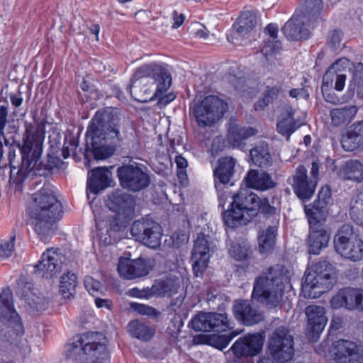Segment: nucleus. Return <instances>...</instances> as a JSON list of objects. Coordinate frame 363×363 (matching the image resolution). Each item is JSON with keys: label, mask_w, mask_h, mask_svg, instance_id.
I'll return each instance as SVG.
<instances>
[{"label": "nucleus", "mask_w": 363, "mask_h": 363, "mask_svg": "<svg viewBox=\"0 0 363 363\" xmlns=\"http://www.w3.org/2000/svg\"><path fill=\"white\" fill-rule=\"evenodd\" d=\"M86 150L89 138L91 152L97 160H105L118 148L128 146L130 138L123 121L116 111H97L90 121L86 133Z\"/></svg>", "instance_id": "nucleus-1"}, {"label": "nucleus", "mask_w": 363, "mask_h": 363, "mask_svg": "<svg viewBox=\"0 0 363 363\" xmlns=\"http://www.w3.org/2000/svg\"><path fill=\"white\" fill-rule=\"evenodd\" d=\"M33 119L34 123H25L23 144L20 149L21 164L18 167H13L11 169V179L16 184L23 182L31 172L34 174H38L36 171L42 169L51 172L62 164L61 159L49 154L45 163L40 160L45 135V121L38 118L36 113L33 114Z\"/></svg>", "instance_id": "nucleus-2"}, {"label": "nucleus", "mask_w": 363, "mask_h": 363, "mask_svg": "<svg viewBox=\"0 0 363 363\" xmlns=\"http://www.w3.org/2000/svg\"><path fill=\"white\" fill-rule=\"evenodd\" d=\"M171 84L172 76L168 70L164 66L152 62L135 69L127 90L138 101L158 99L160 104L167 105L175 98L174 94L163 96Z\"/></svg>", "instance_id": "nucleus-3"}, {"label": "nucleus", "mask_w": 363, "mask_h": 363, "mask_svg": "<svg viewBox=\"0 0 363 363\" xmlns=\"http://www.w3.org/2000/svg\"><path fill=\"white\" fill-rule=\"evenodd\" d=\"M24 328L20 315L14 307L13 292L9 288L0 293V339L18 348L25 355L30 348L23 337Z\"/></svg>", "instance_id": "nucleus-4"}, {"label": "nucleus", "mask_w": 363, "mask_h": 363, "mask_svg": "<svg viewBox=\"0 0 363 363\" xmlns=\"http://www.w3.org/2000/svg\"><path fill=\"white\" fill-rule=\"evenodd\" d=\"M35 206L30 212L32 225L41 240L54 232L53 225L62 216V205L51 189L43 187L34 199Z\"/></svg>", "instance_id": "nucleus-5"}, {"label": "nucleus", "mask_w": 363, "mask_h": 363, "mask_svg": "<svg viewBox=\"0 0 363 363\" xmlns=\"http://www.w3.org/2000/svg\"><path fill=\"white\" fill-rule=\"evenodd\" d=\"M288 271L281 264L270 267L255 279L252 297L269 308H276L280 303L285 286L290 282Z\"/></svg>", "instance_id": "nucleus-6"}, {"label": "nucleus", "mask_w": 363, "mask_h": 363, "mask_svg": "<svg viewBox=\"0 0 363 363\" xmlns=\"http://www.w3.org/2000/svg\"><path fill=\"white\" fill-rule=\"evenodd\" d=\"M106 337L102 333L86 332L75 335L65 347V363H82L90 356L92 360L110 358L106 347Z\"/></svg>", "instance_id": "nucleus-7"}, {"label": "nucleus", "mask_w": 363, "mask_h": 363, "mask_svg": "<svg viewBox=\"0 0 363 363\" xmlns=\"http://www.w3.org/2000/svg\"><path fill=\"white\" fill-rule=\"evenodd\" d=\"M231 208L223 213L224 223L231 228L246 225L259 211L260 198L250 189H242L232 197Z\"/></svg>", "instance_id": "nucleus-8"}, {"label": "nucleus", "mask_w": 363, "mask_h": 363, "mask_svg": "<svg viewBox=\"0 0 363 363\" xmlns=\"http://www.w3.org/2000/svg\"><path fill=\"white\" fill-rule=\"evenodd\" d=\"M332 264L321 259L308 268L301 284V291L305 298H315L332 287Z\"/></svg>", "instance_id": "nucleus-9"}, {"label": "nucleus", "mask_w": 363, "mask_h": 363, "mask_svg": "<svg viewBox=\"0 0 363 363\" xmlns=\"http://www.w3.org/2000/svg\"><path fill=\"white\" fill-rule=\"evenodd\" d=\"M333 242L335 250L341 257L352 262L363 259V240L354 233L352 225H342L335 234Z\"/></svg>", "instance_id": "nucleus-10"}, {"label": "nucleus", "mask_w": 363, "mask_h": 363, "mask_svg": "<svg viewBox=\"0 0 363 363\" xmlns=\"http://www.w3.org/2000/svg\"><path fill=\"white\" fill-rule=\"evenodd\" d=\"M227 109L226 103L216 96L210 95L190 108V114L199 128H206L217 123Z\"/></svg>", "instance_id": "nucleus-11"}, {"label": "nucleus", "mask_w": 363, "mask_h": 363, "mask_svg": "<svg viewBox=\"0 0 363 363\" xmlns=\"http://www.w3.org/2000/svg\"><path fill=\"white\" fill-rule=\"evenodd\" d=\"M130 235L136 241L150 248L156 249L160 246L162 230L155 220L142 218L132 224Z\"/></svg>", "instance_id": "nucleus-12"}, {"label": "nucleus", "mask_w": 363, "mask_h": 363, "mask_svg": "<svg viewBox=\"0 0 363 363\" xmlns=\"http://www.w3.org/2000/svg\"><path fill=\"white\" fill-rule=\"evenodd\" d=\"M117 176L120 185L124 189L138 192L146 189L150 184L149 174L143 165L125 164L117 169Z\"/></svg>", "instance_id": "nucleus-13"}, {"label": "nucleus", "mask_w": 363, "mask_h": 363, "mask_svg": "<svg viewBox=\"0 0 363 363\" xmlns=\"http://www.w3.org/2000/svg\"><path fill=\"white\" fill-rule=\"evenodd\" d=\"M269 349L273 359L279 363L291 360L294 354V337L284 327L277 328L269 340Z\"/></svg>", "instance_id": "nucleus-14"}, {"label": "nucleus", "mask_w": 363, "mask_h": 363, "mask_svg": "<svg viewBox=\"0 0 363 363\" xmlns=\"http://www.w3.org/2000/svg\"><path fill=\"white\" fill-rule=\"evenodd\" d=\"M309 223V233L306 239L308 252L318 255L326 248L330 240V231L320 223L322 219L307 217Z\"/></svg>", "instance_id": "nucleus-15"}, {"label": "nucleus", "mask_w": 363, "mask_h": 363, "mask_svg": "<svg viewBox=\"0 0 363 363\" xmlns=\"http://www.w3.org/2000/svg\"><path fill=\"white\" fill-rule=\"evenodd\" d=\"M213 248L211 243L203 233L197 234L191 252L192 269L196 277H203L208 267L211 257L210 253Z\"/></svg>", "instance_id": "nucleus-16"}, {"label": "nucleus", "mask_w": 363, "mask_h": 363, "mask_svg": "<svg viewBox=\"0 0 363 363\" xmlns=\"http://www.w3.org/2000/svg\"><path fill=\"white\" fill-rule=\"evenodd\" d=\"M330 303L333 309L345 308L350 311H363V290L352 287L342 288L333 296Z\"/></svg>", "instance_id": "nucleus-17"}, {"label": "nucleus", "mask_w": 363, "mask_h": 363, "mask_svg": "<svg viewBox=\"0 0 363 363\" xmlns=\"http://www.w3.org/2000/svg\"><path fill=\"white\" fill-rule=\"evenodd\" d=\"M65 259L58 249L50 248L42 254L35 267L42 277L51 279L61 272Z\"/></svg>", "instance_id": "nucleus-18"}, {"label": "nucleus", "mask_w": 363, "mask_h": 363, "mask_svg": "<svg viewBox=\"0 0 363 363\" xmlns=\"http://www.w3.org/2000/svg\"><path fill=\"white\" fill-rule=\"evenodd\" d=\"M154 264V260L150 258L121 259L118 265V272L125 279H133L147 275Z\"/></svg>", "instance_id": "nucleus-19"}, {"label": "nucleus", "mask_w": 363, "mask_h": 363, "mask_svg": "<svg viewBox=\"0 0 363 363\" xmlns=\"http://www.w3.org/2000/svg\"><path fill=\"white\" fill-rule=\"evenodd\" d=\"M107 206L116 215L130 218L135 213V201L130 194L118 189L108 196Z\"/></svg>", "instance_id": "nucleus-20"}, {"label": "nucleus", "mask_w": 363, "mask_h": 363, "mask_svg": "<svg viewBox=\"0 0 363 363\" xmlns=\"http://www.w3.org/2000/svg\"><path fill=\"white\" fill-rule=\"evenodd\" d=\"M264 337L259 333L247 334L238 339L230 347L235 357H253L258 354L263 345Z\"/></svg>", "instance_id": "nucleus-21"}, {"label": "nucleus", "mask_w": 363, "mask_h": 363, "mask_svg": "<svg viewBox=\"0 0 363 363\" xmlns=\"http://www.w3.org/2000/svg\"><path fill=\"white\" fill-rule=\"evenodd\" d=\"M323 306L309 305L306 308L308 318L307 335L311 342L318 341L320 334L324 330L328 318Z\"/></svg>", "instance_id": "nucleus-22"}, {"label": "nucleus", "mask_w": 363, "mask_h": 363, "mask_svg": "<svg viewBox=\"0 0 363 363\" xmlns=\"http://www.w3.org/2000/svg\"><path fill=\"white\" fill-rule=\"evenodd\" d=\"M307 173V169L303 165H299L293 176L294 191L302 201H306L311 199L317 186L315 180L308 178Z\"/></svg>", "instance_id": "nucleus-23"}, {"label": "nucleus", "mask_w": 363, "mask_h": 363, "mask_svg": "<svg viewBox=\"0 0 363 363\" xmlns=\"http://www.w3.org/2000/svg\"><path fill=\"white\" fill-rule=\"evenodd\" d=\"M316 23L306 21L302 15L292 16L282 28V32L290 40L298 41L306 40L310 37L311 29H313Z\"/></svg>", "instance_id": "nucleus-24"}, {"label": "nucleus", "mask_w": 363, "mask_h": 363, "mask_svg": "<svg viewBox=\"0 0 363 363\" xmlns=\"http://www.w3.org/2000/svg\"><path fill=\"white\" fill-rule=\"evenodd\" d=\"M257 14L255 11L247 10L241 12L233 25L232 33L228 37V41L237 44L234 39L247 35L257 24Z\"/></svg>", "instance_id": "nucleus-25"}, {"label": "nucleus", "mask_w": 363, "mask_h": 363, "mask_svg": "<svg viewBox=\"0 0 363 363\" xmlns=\"http://www.w3.org/2000/svg\"><path fill=\"white\" fill-rule=\"evenodd\" d=\"M235 318L245 325H253L264 319L262 313L251 306L249 301H235L233 305Z\"/></svg>", "instance_id": "nucleus-26"}, {"label": "nucleus", "mask_w": 363, "mask_h": 363, "mask_svg": "<svg viewBox=\"0 0 363 363\" xmlns=\"http://www.w3.org/2000/svg\"><path fill=\"white\" fill-rule=\"evenodd\" d=\"M111 172L107 167H96L88 172L86 190L94 194L111 186Z\"/></svg>", "instance_id": "nucleus-27"}, {"label": "nucleus", "mask_w": 363, "mask_h": 363, "mask_svg": "<svg viewBox=\"0 0 363 363\" xmlns=\"http://www.w3.org/2000/svg\"><path fill=\"white\" fill-rule=\"evenodd\" d=\"M181 289L179 277L169 274L157 279L150 289V294L154 296H171L177 294Z\"/></svg>", "instance_id": "nucleus-28"}, {"label": "nucleus", "mask_w": 363, "mask_h": 363, "mask_svg": "<svg viewBox=\"0 0 363 363\" xmlns=\"http://www.w3.org/2000/svg\"><path fill=\"white\" fill-rule=\"evenodd\" d=\"M218 166L213 170L214 186L219 191L220 186L228 184L235 173L236 161L230 157H223L218 159Z\"/></svg>", "instance_id": "nucleus-29"}, {"label": "nucleus", "mask_w": 363, "mask_h": 363, "mask_svg": "<svg viewBox=\"0 0 363 363\" xmlns=\"http://www.w3.org/2000/svg\"><path fill=\"white\" fill-rule=\"evenodd\" d=\"M128 218H123L122 216L115 215L108 220V225L106 227V233L102 228L104 221H99L96 223L99 230V235L106 245H113L116 242L120 236L118 233L124 227Z\"/></svg>", "instance_id": "nucleus-30"}, {"label": "nucleus", "mask_w": 363, "mask_h": 363, "mask_svg": "<svg viewBox=\"0 0 363 363\" xmlns=\"http://www.w3.org/2000/svg\"><path fill=\"white\" fill-rule=\"evenodd\" d=\"M331 199V190L328 186H323L318 192V198L311 206H305L304 211L307 217H315L324 219L326 207Z\"/></svg>", "instance_id": "nucleus-31"}, {"label": "nucleus", "mask_w": 363, "mask_h": 363, "mask_svg": "<svg viewBox=\"0 0 363 363\" xmlns=\"http://www.w3.org/2000/svg\"><path fill=\"white\" fill-rule=\"evenodd\" d=\"M341 145L345 151H353L363 147V120L349 127L341 139Z\"/></svg>", "instance_id": "nucleus-32"}, {"label": "nucleus", "mask_w": 363, "mask_h": 363, "mask_svg": "<svg viewBox=\"0 0 363 363\" xmlns=\"http://www.w3.org/2000/svg\"><path fill=\"white\" fill-rule=\"evenodd\" d=\"M245 181L248 187L259 191L270 189L276 184L268 173L255 169H251L247 172Z\"/></svg>", "instance_id": "nucleus-33"}, {"label": "nucleus", "mask_w": 363, "mask_h": 363, "mask_svg": "<svg viewBox=\"0 0 363 363\" xmlns=\"http://www.w3.org/2000/svg\"><path fill=\"white\" fill-rule=\"evenodd\" d=\"M278 30L279 26L272 23L268 24L264 29V33L268 35V39L264 40L261 52L266 57L279 52L281 49V42L277 40Z\"/></svg>", "instance_id": "nucleus-34"}, {"label": "nucleus", "mask_w": 363, "mask_h": 363, "mask_svg": "<svg viewBox=\"0 0 363 363\" xmlns=\"http://www.w3.org/2000/svg\"><path fill=\"white\" fill-rule=\"evenodd\" d=\"M301 8V15L306 21L317 24L321 20L323 0H303Z\"/></svg>", "instance_id": "nucleus-35"}, {"label": "nucleus", "mask_w": 363, "mask_h": 363, "mask_svg": "<svg viewBox=\"0 0 363 363\" xmlns=\"http://www.w3.org/2000/svg\"><path fill=\"white\" fill-rule=\"evenodd\" d=\"M257 133V130L252 127L232 125L229 129V138L233 146L241 147L244 140Z\"/></svg>", "instance_id": "nucleus-36"}, {"label": "nucleus", "mask_w": 363, "mask_h": 363, "mask_svg": "<svg viewBox=\"0 0 363 363\" xmlns=\"http://www.w3.org/2000/svg\"><path fill=\"white\" fill-rule=\"evenodd\" d=\"M128 328L132 337L144 342L150 340L155 332L154 328L139 320L130 321L128 325Z\"/></svg>", "instance_id": "nucleus-37"}, {"label": "nucleus", "mask_w": 363, "mask_h": 363, "mask_svg": "<svg viewBox=\"0 0 363 363\" xmlns=\"http://www.w3.org/2000/svg\"><path fill=\"white\" fill-rule=\"evenodd\" d=\"M357 111L355 106H345L332 109L330 115L333 125L340 126L349 123L355 116Z\"/></svg>", "instance_id": "nucleus-38"}, {"label": "nucleus", "mask_w": 363, "mask_h": 363, "mask_svg": "<svg viewBox=\"0 0 363 363\" xmlns=\"http://www.w3.org/2000/svg\"><path fill=\"white\" fill-rule=\"evenodd\" d=\"M251 160L255 165L266 168L272 164V156L267 144L262 143L250 151Z\"/></svg>", "instance_id": "nucleus-39"}, {"label": "nucleus", "mask_w": 363, "mask_h": 363, "mask_svg": "<svg viewBox=\"0 0 363 363\" xmlns=\"http://www.w3.org/2000/svg\"><path fill=\"white\" fill-rule=\"evenodd\" d=\"M304 124L305 122L300 118L280 117L277 123V130L289 140L290 136Z\"/></svg>", "instance_id": "nucleus-40"}, {"label": "nucleus", "mask_w": 363, "mask_h": 363, "mask_svg": "<svg viewBox=\"0 0 363 363\" xmlns=\"http://www.w3.org/2000/svg\"><path fill=\"white\" fill-rule=\"evenodd\" d=\"M277 228L276 225L269 226L262 230L258 237L259 249L262 254L269 252L274 247Z\"/></svg>", "instance_id": "nucleus-41"}, {"label": "nucleus", "mask_w": 363, "mask_h": 363, "mask_svg": "<svg viewBox=\"0 0 363 363\" xmlns=\"http://www.w3.org/2000/svg\"><path fill=\"white\" fill-rule=\"evenodd\" d=\"M283 91L284 90L281 84H276L272 86H267L262 99L258 100L254 104L255 110H264L267 106L276 100Z\"/></svg>", "instance_id": "nucleus-42"}, {"label": "nucleus", "mask_w": 363, "mask_h": 363, "mask_svg": "<svg viewBox=\"0 0 363 363\" xmlns=\"http://www.w3.org/2000/svg\"><path fill=\"white\" fill-rule=\"evenodd\" d=\"M211 332L221 333L233 328V323L226 313H211Z\"/></svg>", "instance_id": "nucleus-43"}, {"label": "nucleus", "mask_w": 363, "mask_h": 363, "mask_svg": "<svg viewBox=\"0 0 363 363\" xmlns=\"http://www.w3.org/2000/svg\"><path fill=\"white\" fill-rule=\"evenodd\" d=\"M77 276L74 273L67 272L61 277L60 291L65 298H70L75 291Z\"/></svg>", "instance_id": "nucleus-44"}, {"label": "nucleus", "mask_w": 363, "mask_h": 363, "mask_svg": "<svg viewBox=\"0 0 363 363\" xmlns=\"http://www.w3.org/2000/svg\"><path fill=\"white\" fill-rule=\"evenodd\" d=\"M361 169L362 162L357 160H350L345 163L342 175L345 179L358 182Z\"/></svg>", "instance_id": "nucleus-45"}, {"label": "nucleus", "mask_w": 363, "mask_h": 363, "mask_svg": "<svg viewBox=\"0 0 363 363\" xmlns=\"http://www.w3.org/2000/svg\"><path fill=\"white\" fill-rule=\"evenodd\" d=\"M211 313H201L194 316L189 325L196 331L211 332Z\"/></svg>", "instance_id": "nucleus-46"}, {"label": "nucleus", "mask_w": 363, "mask_h": 363, "mask_svg": "<svg viewBox=\"0 0 363 363\" xmlns=\"http://www.w3.org/2000/svg\"><path fill=\"white\" fill-rule=\"evenodd\" d=\"M357 89L358 94L363 96V63L359 62L354 65L352 79L349 84V90L354 91Z\"/></svg>", "instance_id": "nucleus-47"}, {"label": "nucleus", "mask_w": 363, "mask_h": 363, "mask_svg": "<svg viewBox=\"0 0 363 363\" xmlns=\"http://www.w3.org/2000/svg\"><path fill=\"white\" fill-rule=\"evenodd\" d=\"M260 206L259 212H260L264 217L267 218H272L273 220H276L278 223L279 213L278 209L270 205L267 199H260Z\"/></svg>", "instance_id": "nucleus-48"}, {"label": "nucleus", "mask_w": 363, "mask_h": 363, "mask_svg": "<svg viewBox=\"0 0 363 363\" xmlns=\"http://www.w3.org/2000/svg\"><path fill=\"white\" fill-rule=\"evenodd\" d=\"M16 230H13L9 240L0 243V259H4L11 256L15 246Z\"/></svg>", "instance_id": "nucleus-49"}, {"label": "nucleus", "mask_w": 363, "mask_h": 363, "mask_svg": "<svg viewBox=\"0 0 363 363\" xmlns=\"http://www.w3.org/2000/svg\"><path fill=\"white\" fill-rule=\"evenodd\" d=\"M351 219L363 227V200L359 199L351 204L350 210Z\"/></svg>", "instance_id": "nucleus-50"}, {"label": "nucleus", "mask_w": 363, "mask_h": 363, "mask_svg": "<svg viewBox=\"0 0 363 363\" xmlns=\"http://www.w3.org/2000/svg\"><path fill=\"white\" fill-rule=\"evenodd\" d=\"M250 249L246 245L234 243L231 245L229 253L232 257L238 261L245 260L247 258Z\"/></svg>", "instance_id": "nucleus-51"}, {"label": "nucleus", "mask_w": 363, "mask_h": 363, "mask_svg": "<svg viewBox=\"0 0 363 363\" xmlns=\"http://www.w3.org/2000/svg\"><path fill=\"white\" fill-rule=\"evenodd\" d=\"M350 60L346 57H342L333 62L326 71V78L331 74L333 70H335L338 74H346L349 69Z\"/></svg>", "instance_id": "nucleus-52"}, {"label": "nucleus", "mask_w": 363, "mask_h": 363, "mask_svg": "<svg viewBox=\"0 0 363 363\" xmlns=\"http://www.w3.org/2000/svg\"><path fill=\"white\" fill-rule=\"evenodd\" d=\"M78 147V140L73 135H65L64 140V145L62 149V155L65 159L70 156V152L76 150Z\"/></svg>", "instance_id": "nucleus-53"}, {"label": "nucleus", "mask_w": 363, "mask_h": 363, "mask_svg": "<svg viewBox=\"0 0 363 363\" xmlns=\"http://www.w3.org/2000/svg\"><path fill=\"white\" fill-rule=\"evenodd\" d=\"M175 163L177 168L178 178L183 183L187 179L186 168L188 166V162L182 155H177L175 157Z\"/></svg>", "instance_id": "nucleus-54"}, {"label": "nucleus", "mask_w": 363, "mask_h": 363, "mask_svg": "<svg viewBox=\"0 0 363 363\" xmlns=\"http://www.w3.org/2000/svg\"><path fill=\"white\" fill-rule=\"evenodd\" d=\"M134 309L141 315H147L155 318H158L161 315V313L156 308L145 304L135 303L134 304Z\"/></svg>", "instance_id": "nucleus-55"}, {"label": "nucleus", "mask_w": 363, "mask_h": 363, "mask_svg": "<svg viewBox=\"0 0 363 363\" xmlns=\"http://www.w3.org/2000/svg\"><path fill=\"white\" fill-rule=\"evenodd\" d=\"M84 282L85 288L92 296H94L102 288L101 284L91 276H86Z\"/></svg>", "instance_id": "nucleus-56"}, {"label": "nucleus", "mask_w": 363, "mask_h": 363, "mask_svg": "<svg viewBox=\"0 0 363 363\" xmlns=\"http://www.w3.org/2000/svg\"><path fill=\"white\" fill-rule=\"evenodd\" d=\"M228 82L238 91H244L245 86V79L241 76H237L236 74L229 72L226 77Z\"/></svg>", "instance_id": "nucleus-57"}, {"label": "nucleus", "mask_w": 363, "mask_h": 363, "mask_svg": "<svg viewBox=\"0 0 363 363\" xmlns=\"http://www.w3.org/2000/svg\"><path fill=\"white\" fill-rule=\"evenodd\" d=\"M234 337H235V335L233 334V333H230L228 335L224 334V335H218L216 338V342H215L216 347L220 349V350H223L224 348H225L228 346L229 342L233 340V338Z\"/></svg>", "instance_id": "nucleus-58"}, {"label": "nucleus", "mask_w": 363, "mask_h": 363, "mask_svg": "<svg viewBox=\"0 0 363 363\" xmlns=\"http://www.w3.org/2000/svg\"><path fill=\"white\" fill-rule=\"evenodd\" d=\"M185 296L183 295H179L176 298L172 300L170 304L167 307V311L169 315L172 313H175L182 306Z\"/></svg>", "instance_id": "nucleus-59"}, {"label": "nucleus", "mask_w": 363, "mask_h": 363, "mask_svg": "<svg viewBox=\"0 0 363 363\" xmlns=\"http://www.w3.org/2000/svg\"><path fill=\"white\" fill-rule=\"evenodd\" d=\"M342 33L339 30H334L330 33L328 40L334 48L339 47L342 40Z\"/></svg>", "instance_id": "nucleus-60"}, {"label": "nucleus", "mask_w": 363, "mask_h": 363, "mask_svg": "<svg viewBox=\"0 0 363 363\" xmlns=\"http://www.w3.org/2000/svg\"><path fill=\"white\" fill-rule=\"evenodd\" d=\"M346 79H347L346 74H337V77H336V80H335V86H334L335 89L338 91H342L345 87V85Z\"/></svg>", "instance_id": "nucleus-61"}, {"label": "nucleus", "mask_w": 363, "mask_h": 363, "mask_svg": "<svg viewBox=\"0 0 363 363\" xmlns=\"http://www.w3.org/2000/svg\"><path fill=\"white\" fill-rule=\"evenodd\" d=\"M172 18H173V28H177L182 25L185 19V16L184 14H179L177 11H174L172 13Z\"/></svg>", "instance_id": "nucleus-62"}, {"label": "nucleus", "mask_w": 363, "mask_h": 363, "mask_svg": "<svg viewBox=\"0 0 363 363\" xmlns=\"http://www.w3.org/2000/svg\"><path fill=\"white\" fill-rule=\"evenodd\" d=\"M320 169V162L318 160L313 161L311 164L310 179H314L318 184Z\"/></svg>", "instance_id": "nucleus-63"}, {"label": "nucleus", "mask_w": 363, "mask_h": 363, "mask_svg": "<svg viewBox=\"0 0 363 363\" xmlns=\"http://www.w3.org/2000/svg\"><path fill=\"white\" fill-rule=\"evenodd\" d=\"M282 109L284 112L281 113L280 117H289L291 118H294L296 109L293 108L290 104H284Z\"/></svg>", "instance_id": "nucleus-64"}]
</instances>
